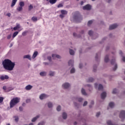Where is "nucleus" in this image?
I'll list each match as a JSON object with an SVG mask.
<instances>
[{"instance_id": "f257e3e1", "label": "nucleus", "mask_w": 125, "mask_h": 125, "mask_svg": "<svg viewBox=\"0 0 125 125\" xmlns=\"http://www.w3.org/2000/svg\"><path fill=\"white\" fill-rule=\"evenodd\" d=\"M2 65L5 70L12 71L15 67V62H12L9 59H5L2 62Z\"/></svg>"}, {"instance_id": "f03ea898", "label": "nucleus", "mask_w": 125, "mask_h": 125, "mask_svg": "<svg viewBox=\"0 0 125 125\" xmlns=\"http://www.w3.org/2000/svg\"><path fill=\"white\" fill-rule=\"evenodd\" d=\"M20 102V98L16 97L13 98L10 102V108H13L15 105Z\"/></svg>"}, {"instance_id": "7ed1b4c3", "label": "nucleus", "mask_w": 125, "mask_h": 125, "mask_svg": "<svg viewBox=\"0 0 125 125\" xmlns=\"http://www.w3.org/2000/svg\"><path fill=\"white\" fill-rule=\"evenodd\" d=\"M73 18L74 20H76V21H78V22L83 20V17L79 13L75 14L73 16Z\"/></svg>"}, {"instance_id": "20e7f679", "label": "nucleus", "mask_w": 125, "mask_h": 125, "mask_svg": "<svg viewBox=\"0 0 125 125\" xmlns=\"http://www.w3.org/2000/svg\"><path fill=\"white\" fill-rule=\"evenodd\" d=\"M110 63L111 65L114 66V67L113 68V70L114 71H116L117 69H118V65L116 63V59H115V58L112 59L110 61Z\"/></svg>"}, {"instance_id": "39448f33", "label": "nucleus", "mask_w": 125, "mask_h": 125, "mask_svg": "<svg viewBox=\"0 0 125 125\" xmlns=\"http://www.w3.org/2000/svg\"><path fill=\"white\" fill-rule=\"evenodd\" d=\"M71 86V84L68 83H63L62 85V87L63 89H68Z\"/></svg>"}, {"instance_id": "423d86ee", "label": "nucleus", "mask_w": 125, "mask_h": 125, "mask_svg": "<svg viewBox=\"0 0 125 125\" xmlns=\"http://www.w3.org/2000/svg\"><path fill=\"white\" fill-rule=\"evenodd\" d=\"M83 10H90L91 9V5L89 4H86V5L83 6Z\"/></svg>"}, {"instance_id": "0eeeda50", "label": "nucleus", "mask_w": 125, "mask_h": 125, "mask_svg": "<svg viewBox=\"0 0 125 125\" xmlns=\"http://www.w3.org/2000/svg\"><path fill=\"white\" fill-rule=\"evenodd\" d=\"M120 119H125V111L122 110L120 112V114L119 115Z\"/></svg>"}, {"instance_id": "6e6552de", "label": "nucleus", "mask_w": 125, "mask_h": 125, "mask_svg": "<svg viewBox=\"0 0 125 125\" xmlns=\"http://www.w3.org/2000/svg\"><path fill=\"white\" fill-rule=\"evenodd\" d=\"M118 25L117 23H115L112 24L109 26V30H114V29H116L118 27Z\"/></svg>"}, {"instance_id": "1a4fd4ad", "label": "nucleus", "mask_w": 125, "mask_h": 125, "mask_svg": "<svg viewBox=\"0 0 125 125\" xmlns=\"http://www.w3.org/2000/svg\"><path fill=\"white\" fill-rule=\"evenodd\" d=\"M23 59H28V60L31 61L32 60V58L31 57V55H26L23 56Z\"/></svg>"}, {"instance_id": "9d476101", "label": "nucleus", "mask_w": 125, "mask_h": 125, "mask_svg": "<svg viewBox=\"0 0 125 125\" xmlns=\"http://www.w3.org/2000/svg\"><path fill=\"white\" fill-rule=\"evenodd\" d=\"M0 80L2 81H4V80H8L9 79V77L8 75H5L4 76H1L0 77Z\"/></svg>"}, {"instance_id": "9b49d317", "label": "nucleus", "mask_w": 125, "mask_h": 125, "mask_svg": "<svg viewBox=\"0 0 125 125\" xmlns=\"http://www.w3.org/2000/svg\"><path fill=\"white\" fill-rule=\"evenodd\" d=\"M106 96H107V93H106L105 92H103L101 95L102 99H105V98H106Z\"/></svg>"}, {"instance_id": "f8f14e48", "label": "nucleus", "mask_w": 125, "mask_h": 125, "mask_svg": "<svg viewBox=\"0 0 125 125\" xmlns=\"http://www.w3.org/2000/svg\"><path fill=\"white\" fill-rule=\"evenodd\" d=\"M33 88V86L31 85H27L25 86V89L26 90H31Z\"/></svg>"}, {"instance_id": "ddd939ff", "label": "nucleus", "mask_w": 125, "mask_h": 125, "mask_svg": "<svg viewBox=\"0 0 125 125\" xmlns=\"http://www.w3.org/2000/svg\"><path fill=\"white\" fill-rule=\"evenodd\" d=\"M40 117H41V115L36 116V117L32 118V119L31 120V122H32V123H34V122H36V121H37L38 119H39Z\"/></svg>"}, {"instance_id": "4468645a", "label": "nucleus", "mask_w": 125, "mask_h": 125, "mask_svg": "<svg viewBox=\"0 0 125 125\" xmlns=\"http://www.w3.org/2000/svg\"><path fill=\"white\" fill-rule=\"evenodd\" d=\"M83 86H84V87H86V86L89 87V91H91V90H92V86H91V85L89 84H84L83 85Z\"/></svg>"}, {"instance_id": "2eb2a0df", "label": "nucleus", "mask_w": 125, "mask_h": 125, "mask_svg": "<svg viewBox=\"0 0 125 125\" xmlns=\"http://www.w3.org/2000/svg\"><path fill=\"white\" fill-rule=\"evenodd\" d=\"M50 77H54L55 76V71H50L48 73Z\"/></svg>"}, {"instance_id": "dca6fc26", "label": "nucleus", "mask_w": 125, "mask_h": 125, "mask_svg": "<svg viewBox=\"0 0 125 125\" xmlns=\"http://www.w3.org/2000/svg\"><path fill=\"white\" fill-rule=\"evenodd\" d=\"M52 57H53V59L56 57V58H58V59H61V56L57 54H52Z\"/></svg>"}, {"instance_id": "f3484780", "label": "nucleus", "mask_w": 125, "mask_h": 125, "mask_svg": "<svg viewBox=\"0 0 125 125\" xmlns=\"http://www.w3.org/2000/svg\"><path fill=\"white\" fill-rule=\"evenodd\" d=\"M40 75L41 76V77H45V76L47 75V72L45 71H42L40 73Z\"/></svg>"}, {"instance_id": "a211bd4d", "label": "nucleus", "mask_w": 125, "mask_h": 125, "mask_svg": "<svg viewBox=\"0 0 125 125\" xmlns=\"http://www.w3.org/2000/svg\"><path fill=\"white\" fill-rule=\"evenodd\" d=\"M46 97V95H45L44 94H42L40 96V99H41V100H42L43 99H45Z\"/></svg>"}, {"instance_id": "6ab92c4d", "label": "nucleus", "mask_w": 125, "mask_h": 125, "mask_svg": "<svg viewBox=\"0 0 125 125\" xmlns=\"http://www.w3.org/2000/svg\"><path fill=\"white\" fill-rule=\"evenodd\" d=\"M76 101H78V102H80V103L83 101V99L81 97H77L76 98Z\"/></svg>"}, {"instance_id": "aec40b11", "label": "nucleus", "mask_w": 125, "mask_h": 125, "mask_svg": "<svg viewBox=\"0 0 125 125\" xmlns=\"http://www.w3.org/2000/svg\"><path fill=\"white\" fill-rule=\"evenodd\" d=\"M68 66H70V67H73V66H74V61L72 60L69 61Z\"/></svg>"}, {"instance_id": "412c9836", "label": "nucleus", "mask_w": 125, "mask_h": 125, "mask_svg": "<svg viewBox=\"0 0 125 125\" xmlns=\"http://www.w3.org/2000/svg\"><path fill=\"white\" fill-rule=\"evenodd\" d=\"M81 93L83 94V95H87V94L85 91V89H84L83 88H82L81 89Z\"/></svg>"}, {"instance_id": "4be33fe9", "label": "nucleus", "mask_w": 125, "mask_h": 125, "mask_svg": "<svg viewBox=\"0 0 125 125\" xmlns=\"http://www.w3.org/2000/svg\"><path fill=\"white\" fill-rule=\"evenodd\" d=\"M38 51L34 52L32 56V59H35V58H36L37 56H38Z\"/></svg>"}, {"instance_id": "5701e85b", "label": "nucleus", "mask_w": 125, "mask_h": 125, "mask_svg": "<svg viewBox=\"0 0 125 125\" xmlns=\"http://www.w3.org/2000/svg\"><path fill=\"white\" fill-rule=\"evenodd\" d=\"M16 2H17V0H12L11 7H13V6H14V5H15V4H16Z\"/></svg>"}, {"instance_id": "b1692460", "label": "nucleus", "mask_w": 125, "mask_h": 125, "mask_svg": "<svg viewBox=\"0 0 125 125\" xmlns=\"http://www.w3.org/2000/svg\"><path fill=\"white\" fill-rule=\"evenodd\" d=\"M104 62H105V63L109 62V56L108 55H106L104 58Z\"/></svg>"}, {"instance_id": "393cba45", "label": "nucleus", "mask_w": 125, "mask_h": 125, "mask_svg": "<svg viewBox=\"0 0 125 125\" xmlns=\"http://www.w3.org/2000/svg\"><path fill=\"white\" fill-rule=\"evenodd\" d=\"M67 115L66 112H63L62 113V118L63 120H66L67 119Z\"/></svg>"}, {"instance_id": "a878e982", "label": "nucleus", "mask_w": 125, "mask_h": 125, "mask_svg": "<svg viewBox=\"0 0 125 125\" xmlns=\"http://www.w3.org/2000/svg\"><path fill=\"white\" fill-rule=\"evenodd\" d=\"M20 28H21V26H20V24H17L16 26L14 27L13 28L14 31H16V30L18 29H20Z\"/></svg>"}, {"instance_id": "bb28decb", "label": "nucleus", "mask_w": 125, "mask_h": 125, "mask_svg": "<svg viewBox=\"0 0 125 125\" xmlns=\"http://www.w3.org/2000/svg\"><path fill=\"white\" fill-rule=\"evenodd\" d=\"M13 118L15 119L16 123H18V122H19V117L18 116H13Z\"/></svg>"}, {"instance_id": "cd10ccee", "label": "nucleus", "mask_w": 125, "mask_h": 125, "mask_svg": "<svg viewBox=\"0 0 125 125\" xmlns=\"http://www.w3.org/2000/svg\"><path fill=\"white\" fill-rule=\"evenodd\" d=\"M61 12L62 14H63V15H66L68 13V12L65 10H62Z\"/></svg>"}, {"instance_id": "c85d7f7f", "label": "nucleus", "mask_w": 125, "mask_h": 125, "mask_svg": "<svg viewBox=\"0 0 125 125\" xmlns=\"http://www.w3.org/2000/svg\"><path fill=\"white\" fill-rule=\"evenodd\" d=\"M94 81V79H93L92 77H90L87 80V83H92Z\"/></svg>"}, {"instance_id": "c756f323", "label": "nucleus", "mask_w": 125, "mask_h": 125, "mask_svg": "<svg viewBox=\"0 0 125 125\" xmlns=\"http://www.w3.org/2000/svg\"><path fill=\"white\" fill-rule=\"evenodd\" d=\"M18 34H19V32H18V31H16V32H14L12 36L13 39H14V38H15V37H16V36H17V35H18Z\"/></svg>"}, {"instance_id": "7c9ffc66", "label": "nucleus", "mask_w": 125, "mask_h": 125, "mask_svg": "<svg viewBox=\"0 0 125 125\" xmlns=\"http://www.w3.org/2000/svg\"><path fill=\"white\" fill-rule=\"evenodd\" d=\"M14 89V88L12 87H8L7 88V92H9V91H11V90H13Z\"/></svg>"}, {"instance_id": "2f4dec72", "label": "nucleus", "mask_w": 125, "mask_h": 125, "mask_svg": "<svg viewBox=\"0 0 125 125\" xmlns=\"http://www.w3.org/2000/svg\"><path fill=\"white\" fill-rule=\"evenodd\" d=\"M47 105H48V108H52V107H53V104H52V103H51V102L48 103Z\"/></svg>"}, {"instance_id": "473e14b6", "label": "nucleus", "mask_w": 125, "mask_h": 125, "mask_svg": "<svg viewBox=\"0 0 125 125\" xmlns=\"http://www.w3.org/2000/svg\"><path fill=\"white\" fill-rule=\"evenodd\" d=\"M49 1L51 4H54V3H56L57 0H49Z\"/></svg>"}, {"instance_id": "72a5a7b5", "label": "nucleus", "mask_w": 125, "mask_h": 125, "mask_svg": "<svg viewBox=\"0 0 125 125\" xmlns=\"http://www.w3.org/2000/svg\"><path fill=\"white\" fill-rule=\"evenodd\" d=\"M31 20H32V21H33V22H37V21H38V18H37L36 17H33L31 18Z\"/></svg>"}, {"instance_id": "f704fd0d", "label": "nucleus", "mask_w": 125, "mask_h": 125, "mask_svg": "<svg viewBox=\"0 0 125 125\" xmlns=\"http://www.w3.org/2000/svg\"><path fill=\"white\" fill-rule=\"evenodd\" d=\"M69 53L70 55H74L75 54V51L73 49H69Z\"/></svg>"}, {"instance_id": "c9c22d12", "label": "nucleus", "mask_w": 125, "mask_h": 125, "mask_svg": "<svg viewBox=\"0 0 125 125\" xmlns=\"http://www.w3.org/2000/svg\"><path fill=\"white\" fill-rule=\"evenodd\" d=\"M118 93V89L114 88L112 90V94H117Z\"/></svg>"}, {"instance_id": "e433bc0d", "label": "nucleus", "mask_w": 125, "mask_h": 125, "mask_svg": "<svg viewBox=\"0 0 125 125\" xmlns=\"http://www.w3.org/2000/svg\"><path fill=\"white\" fill-rule=\"evenodd\" d=\"M17 10L18 11H22V10H23V7H21V6H19L17 8Z\"/></svg>"}, {"instance_id": "4c0bfd02", "label": "nucleus", "mask_w": 125, "mask_h": 125, "mask_svg": "<svg viewBox=\"0 0 125 125\" xmlns=\"http://www.w3.org/2000/svg\"><path fill=\"white\" fill-rule=\"evenodd\" d=\"M33 8H34L33 5L30 4L29 6H28V11H31Z\"/></svg>"}, {"instance_id": "58836bf2", "label": "nucleus", "mask_w": 125, "mask_h": 125, "mask_svg": "<svg viewBox=\"0 0 125 125\" xmlns=\"http://www.w3.org/2000/svg\"><path fill=\"white\" fill-rule=\"evenodd\" d=\"M19 5H20V6L23 7V6H24V5H25V3H24V2H23V1H21L19 3Z\"/></svg>"}, {"instance_id": "ea45409f", "label": "nucleus", "mask_w": 125, "mask_h": 125, "mask_svg": "<svg viewBox=\"0 0 125 125\" xmlns=\"http://www.w3.org/2000/svg\"><path fill=\"white\" fill-rule=\"evenodd\" d=\"M109 106L110 108H113L114 107V106H115V104H114V103H110Z\"/></svg>"}, {"instance_id": "a19ab883", "label": "nucleus", "mask_w": 125, "mask_h": 125, "mask_svg": "<svg viewBox=\"0 0 125 125\" xmlns=\"http://www.w3.org/2000/svg\"><path fill=\"white\" fill-rule=\"evenodd\" d=\"M73 37H76L77 38H81V34L77 35V33H73Z\"/></svg>"}, {"instance_id": "79ce46f5", "label": "nucleus", "mask_w": 125, "mask_h": 125, "mask_svg": "<svg viewBox=\"0 0 125 125\" xmlns=\"http://www.w3.org/2000/svg\"><path fill=\"white\" fill-rule=\"evenodd\" d=\"M47 60H48V61L49 62H51V61H52V59L51 58V56H48L47 57Z\"/></svg>"}, {"instance_id": "37998d69", "label": "nucleus", "mask_w": 125, "mask_h": 125, "mask_svg": "<svg viewBox=\"0 0 125 125\" xmlns=\"http://www.w3.org/2000/svg\"><path fill=\"white\" fill-rule=\"evenodd\" d=\"M76 72V69L74 67H73L71 70H70V74H74Z\"/></svg>"}, {"instance_id": "c03bdc74", "label": "nucleus", "mask_w": 125, "mask_h": 125, "mask_svg": "<svg viewBox=\"0 0 125 125\" xmlns=\"http://www.w3.org/2000/svg\"><path fill=\"white\" fill-rule=\"evenodd\" d=\"M98 89L99 90H101V89H103V85H102V84H100L99 85Z\"/></svg>"}, {"instance_id": "a18cd8bd", "label": "nucleus", "mask_w": 125, "mask_h": 125, "mask_svg": "<svg viewBox=\"0 0 125 125\" xmlns=\"http://www.w3.org/2000/svg\"><path fill=\"white\" fill-rule=\"evenodd\" d=\"M98 38V34H96L93 36V40H95V39H97Z\"/></svg>"}, {"instance_id": "49530a36", "label": "nucleus", "mask_w": 125, "mask_h": 125, "mask_svg": "<svg viewBox=\"0 0 125 125\" xmlns=\"http://www.w3.org/2000/svg\"><path fill=\"white\" fill-rule=\"evenodd\" d=\"M96 70H97V65H94L93 66V71L96 72Z\"/></svg>"}, {"instance_id": "de8ad7c7", "label": "nucleus", "mask_w": 125, "mask_h": 125, "mask_svg": "<svg viewBox=\"0 0 125 125\" xmlns=\"http://www.w3.org/2000/svg\"><path fill=\"white\" fill-rule=\"evenodd\" d=\"M92 34H93V31H92V30H89L88 32V35H90V37H91V36H92Z\"/></svg>"}, {"instance_id": "09e8293b", "label": "nucleus", "mask_w": 125, "mask_h": 125, "mask_svg": "<svg viewBox=\"0 0 125 125\" xmlns=\"http://www.w3.org/2000/svg\"><path fill=\"white\" fill-rule=\"evenodd\" d=\"M57 110L58 111H61V106L60 105L58 106L57 107Z\"/></svg>"}, {"instance_id": "8fccbe9b", "label": "nucleus", "mask_w": 125, "mask_h": 125, "mask_svg": "<svg viewBox=\"0 0 125 125\" xmlns=\"http://www.w3.org/2000/svg\"><path fill=\"white\" fill-rule=\"evenodd\" d=\"M64 15H63V14L60 15V18H61L62 19H63V18H64V17H65Z\"/></svg>"}, {"instance_id": "3c124183", "label": "nucleus", "mask_w": 125, "mask_h": 125, "mask_svg": "<svg viewBox=\"0 0 125 125\" xmlns=\"http://www.w3.org/2000/svg\"><path fill=\"white\" fill-rule=\"evenodd\" d=\"M3 101V97H0V103H2Z\"/></svg>"}, {"instance_id": "603ef678", "label": "nucleus", "mask_w": 125, "mask_h": 125, "mask_svg": "<svg viewBox=\"0 0 125 125\" xmlns=\"http://www.w3.org/2000/svg\"><path fill=\"white\" fill-rule=\"evenodd\" d=\"M60 7H63V4L62 3H61V4H59L58 5V8H59Z\"/></svg>"}, {"instance_id": "864d4df0", "label": "nucleus", "mask_w": 125, "mask_h": 125, "mask_svg": "<svg viewBox=\"0 0 125 125\" xmlns=\"http://www.w3.org/2000/svg\"><path fill=\"white\" fill-rule=\"evenodd\" d=\"M92 24V21H89L88 22V26H89L90 25H91Z\"/></svg>"}, {"instance_id": "5fc2aeb1", "label": "nucleus", "mask_w": 125, "mask_h": 125, "mask_svg": "<svg viewBox=\"0 0 125 125\" xmlns=\"http://www.w3.org/2000/svg\"><path fill=\"white\" fill-rule=\"evenodd\" d=\"M86 105H87V101H85L83 104V106L84 107L85 106H86Z\"/></svg>"}, {"instance_id": "6e6d98bb", "label": "nucleus", "mask_w": 125, "mask_h": 125, "mask_svg": "<svg viewBox=\"0 0 125 125\" xmlns=\"http://www.w3.org/2000/svg\"><path fill=\"white\" fill-rule=\"evenodd\" d=\"M7 40H10L11 39V35H9L7 36Z\"/></svg>"}, {"instance_id": "4d7b16f0", "label": "nucleus", "mask_w": 125, "mask_h": 125, "mask_svg": "<svg viewBox=\"0 0 125 125\" xmlns=\"http://www.w3.org/2000/svg\"><path fill=\"white\" fill-rule=\"evenodd\" d=\"M30 102H31V100L30 99H27L26 100V103H30Z\"/></svg>"}, {"instance_id": "13d9d810", "label": "nucleus", "mask_w": 125, "mask_h": 125, "mask_svg": "<svg viewBox=\"0 0 125 125\" xmlns=\"http://www.w3.org/2000/svg\"><path fill=\"white\" fill-rule=\"evenodd\" d=\"M99 116H100V112H97V113H96V116L97 118H98V117H99Z\"/></svg>"}, {"instance_id": "bf43d9fd", "label": "nucleus", "mask_w": 125, "mask_h": 125, "mask_svg": "<svg viewBox=\"0 0 125 125\" xmlns=\"http://www.w3.org/2000/svg\"><path fill=\"white\" fill-rule=\"evenodd\" d=\"M19 110L20 111V112H22V111H23V107L22 106H20Z\"/></svg>"}, {"instance_id": "052dcab7", "label": "nucleus", "mask_w": 125, "mask_h": 125, "mask_svg": "<svg viewBox=\"0 0 125 125\" xmlns=\"http://www.w3.org/2000/svg\"><path fill=\"white\" fill-rule=\"evenodd\" d=\"M43 64L44 65H45V66H47V65H49V63H48V62H43Z\"/></svg>"}, {"instance_id": "680f3d73", "label": "nucleus", "mask_w": 125, "mask_h": 125, "mask_svg": "<svg viewBox=\"0 0 125 125\" xmlns=\"http://www.w3.org/2000/svg\"><path fill=\"white\" fill-rule=\"evenodd\" d=\"M3 89H4V90H6V91H7V88H6V86H3Z\"/></svg>"}, {"instance_id": "e2e57ef3", "label": "nucleus", "mask_w": 125, "mask_h": 125, "mask_svg": "<svg viewBox=\"0 0 125 125\" xmlns=\"http://www.w3.org/2000/svg\"><path fill=\"white\" fill-rule=\"evenodd\" d=\"M7 16H8V17H10L11 16V14L10 13H8L6 14Z\"/></svg>"}, {"instance_id": "0e129e2a", "label": "nucleus", "mask_w": 125, "mask_h": 125, "mask_svg": "<svg viewBox=\"0 0 125 125\" xmlns=\"http://www.w3.org/2000/svg\"><path fill=\"white\" fill-rule=\"evenodd\" d=\"M79 68L80 69H82V68H83V64L80 63V64H79Z\"/></svg>"}, {"instance_id": "69168bd1", "label": "nucleus", "mask_w": 125, "mask_h": 125, "mask_svg": "<svg viewBox=\"0 0 125 125\" xmlns=\"http://www.w3.org/2000/svg\"><path fill=\"white\" fill-rule=\"evenodd\" d=\"M26 34H27V32L26 31H24V32H22V35L25 36L26 35Z\"/></svg>"}, {"instance_id": "338daca9", "label": "nucleus", "mask_w": 125, "mask_h": 125, "mask_svg": "<svg viewBox=\"0 0 125 125\" xmlns=\"http://www.w3.org/2000/svg\"><path fill=\"white\" fill-rule=\"evenodd\" d=\"M81 35H83L84 33V31L83 30H82L80 32Z\"/></svg>"}, {"instance_id": "774afa93", "label": "nucleus", "mask_w": 125, "mask_h": 125, "mask_svg": "<svg viewBox=\"0 0 125 125\" xmlns=\"http://www.w3.org/2000/svg\"><path fill=\"white\" fill-rule=\"evenodd\" d=\"M95 58H96V60L97 61V59H98V54H97L96 57H95Z\"/></svg>"}]
</instances>
